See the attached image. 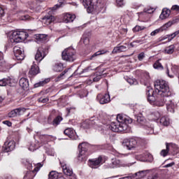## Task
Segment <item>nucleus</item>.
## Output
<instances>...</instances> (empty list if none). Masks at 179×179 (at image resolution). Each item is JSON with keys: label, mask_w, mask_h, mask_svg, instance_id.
I'll list each match as a JSON object with an SVG mask.
<instances>
[{"label": "nucleus", "mask_w": 179, "mask_h": 179, "mask_svg": "<svg viewBox=\"0 0 179 179\" xmlns=\"http://www.w3.org/2000/svg\"><path fill=\"white\" fill-rule=\"evenodd\" d=\"M75 17H76V16H75V15L66 13L64 15V20L65 23H71L72 22H73V20H75Z\"/></svg>", "instance_id": "a878e982"}, {"label": "nucleus", "mask_w": 179, "mask_h": 179, "mask_svg": "<svg viewBox=\"0 0 179 179\" xmlns=\"http://www.w3.org/2000/svg\"><path fill=\"white\" fill-rule=\"evenodd\" d=\"M64 135L69 136L70 139H76V132L72 128H67L64 131Z\"/></svg>", "instance_id": "f3484780"}, {"label": "nucleus", "mask_w": 179, "mask_h": 179, "mask_svg": "<svg viewBox=\"0 0 179 179\" xmlns=\"http://www.w3.org/2000/svg\"><path fill=\"white\" fill-rule=\"evenodd\" d=\"M127 48L124 45L116 46L113 48L112 52L113 54H117V52H124L127 51Z\"/></svg>", "instance_id": "393cba45"}, {"label": "nucleus", "mask_w": 179, "mask_h": 179, "mask_svg": "<svg viewBox=\"0 0 179 179\" xmlns=\"http://www.w3.org/2000/svg\"><path fill=\"white\" fill-rule=\"evenodd\" d=\"M172 10H176V12H179V6L178 5H174L171 8Z\"/></svg>", "instance_id": "680f3d73"}, {"label": "nucleus", "mask_w": 179, "mask_h": 179, "mask_svg": "<svg viewBox=\"0 0 179 179\" xmlns=\"http://www.w3.org/2000/svg\"><path fill=\"white\" fill-rule=\"evenodd\" d=\"M136 121L138 125H140V127H145L148 124V122H146V119H145L144 117L142 116H136Z\"/></svg>", "instance_id": "b1692460"}, {"label": "nucleus", "mask_w": 179, "mask_h": 179, "mask_svg": "<svg viewBox=\"0 0 179 179\" xmlns=\"http://www.w3.org/2000/svg\"><path fill=\"white\" fill-rule=\"evenodd\" d=\"M154 115L155 117V120H159V118H160L162 117V115H160L159 112H155L154 113Z\"/></svg>", "instance_id": "052dcab7"}, {"label": "nucleus", "mask_w": 179, "mask_h": 179, "mask_svg": "<svg viewBox=\"0 0 179 179\" xmlns=\"http://www.w3.org/2000/svg\"><path fill=\"white\" fill-rule=\"evenodd\" d=\"M60 164L62 165V170L65 176H68L69 177H71V176L73 174V171H72V169L68 167L66 164H62V163H60Z\"/></svg>", "instance_id": "6ab92c4d"}, {"label": "nucleus", "mask_w": 179, "mask_h": 179, "mask_svg": "<svg viewBox=\"0 0 179 179\" xmlns=\"http://www.w3.org/2000/svg\"><path fill=\"white\" fill-rule=\"evenodd\" d=\"M27 37H29V34L24 31H15L10 37L7 47H12V45H14V44L22 43V41H24Z\"/></svg>", "instance_id": "7ed1b4c3"}, {"label": "nucleus", "mask_w": 179, "mask_h": 179, "mask_svg": "<svg viewBox=\"0 0 179 179\" xmlns=\"http://www.w3.org/2000/svg\"><path fill=\"white\" fill-rule=\"evenodd\" d=\"M13 53L17 61H23V59H24V53L23 52L22 48L18 46L14 47Z\"/></svg>", "instance_id": "9b49d317"}, {"label": "nucleus", "mask_w": 179, "mask_h": 179, "mask_svg": "<svg viewBox=\"0 0 179 179\" xmlns=\"http://www.w3.org/2000/svg\"><path fill=\"white\" fill-rule=\"evenodd\" d=\"M159 123L164 127H167L170 125V119L168 117L163 116L159 119Z\"/></svg>", "instance_id": "bb28decb"}, {"label": "nucleus", "mask_w": 179, "mask_h": 179, "mask_svg": "<svg viewBox=\"0 0 179 179\" xmlns=\"http://www.w3.org/2000/svg\"><path fill=\"white\" fill-rule=\"evenodd\" d=\"M141 82L143 83L145 86L148 87L146 94L150 104L157 106V107H163V106L166 104V110L169 111V113H174V110H176V107H177V103L171 100L170 97L171 92H170L169 84H167L166 81L157 80L154 83L155 93L157 94V96H155V91L148 83H143L142 80Z\"/></svg>", "instance_id": "f257e3e1"}, {"label": "nucleus", "mask_w": 179, "mask_h": 179, "mask_svg": "<svg viewBox=\"0 0 179 179\" xmlns=\"http://www.w3.org/2000/svg\"><path fill=\"white\" fill-rule=\"evenodd\" d=\"M178 34H179V29L171 34L166 35V37L164 38L163 40H165V38H168V41H171V40L175 38L177 36H178Z\"/></svg>", "instance_id": "7c9ffc66"}, {"label": "nucleus", "mask_w": 179, "mask_h": 179, "mask_svg": "<svg viewBox=\"0 0 179 179\" xmlns=\"http://www.w3.org/2000/svg\"><path fill=\"white\" fill-rule=\"evenodd\" d=\"M174 23H176L175 20L169 21L166 22L164 26H162L161 29L162 30H167V29H169V27H171Z\"/></svg>", "instance_id": "f704fd0d"}, {"label": "nucleus", "mask_w": 179, "mask_h": 179, "mask_svg": "<svg viewBox=\"0 0 179 179\" xmlns=\"http://www.w3.org/2000/svg\"><path fill=\"white\" fill-rule=\"evenodd\" d=\"M43 167V164L41 163H38L33 171H28L26 172L25 175L24 176V179H33L34 178V176H36L35 173H37V171H39L40 169Z\"/></svg>", "instance_id": "6e6552de"}, {"label": "nucleus", "mask_w": 179, "mask_h": 179, "mask_svg": "<svg viewBox=\"0 0 179 179\" xmlns=\"http://www.w3.org/2000/svg\"><path fill=\"white\" fill-rule=\"evenodd\" d=\"M62 5H64V0H59V3L55 5L52 8V10H57V9H58L59 8H61V6H62Z\"/></svg>", "instance_id": "a18cd8bd"}, {"label": "nucleus", "mask_w": 179, "mask_h": 179, "mask_svg": "<svg viewBox=\"0 0 179 179\" xmlns=\"http://www.w3.org/2000/svg\"><path fill=\"white\" fill-rule=\"evenodd\" d=\"M78 148L80 149L78 155V160L80 162H85L87 158L86 153H87V150L89 149V143H83L79 144Z\"/></svg>", "instance_id": "39448f33"}, {"label": "nucleus", "mask_w": 179, "mask_h": 179, "mask_svg": "<svg viewBox=\"0 0 179 179\" xmlns=\"http://www.w3.org/2000/svg\"><path fill=\"white\" fill-rule=\"evenodd\" d=\"M166 149L162 150L160 152V155L162 156L163 157H166L169 155V152H170V145H169L168 143H166Z\"/></svg>", "instance_id": "c756f323"}, {"label": "nucleus", "mask_w": 179, "mask_h": 179, "mask_svg": "<svg viewBox=\"0 0 179 179\" xmlns=\"http://www.w3.org/2000/svg\"><path fill=\"white\" fill-rule=\"evenodd\" d=\"M49 136H48V135H43V136L41 137V139L42 140V142H47V141H48Z\"/></svg>", "instance_id": "6e6d98bb"}, {"label": "nucleus", "mask_w": 179, "mask_h": 179, "mask_svg": "<svg viewBox=\"0 0 179 179\" xmlns=\"http://www.w3.org/2000/svg\"><path fill=\"white\" fill-rule=\"evenodd\" d=\"M160 60H157L155 64H153V68L155 69H158L159 71H163L164 68L163 67V65H162V63L159 62Z\"/></svg>", "instance_id": "473e14b6"}, {"label": "nucleus", "mask_w": 179, "mask_h": 179, "mask_svg": "<svg viewBox=\"0 0 179 179\" xmlns=\"http://www.w3.org/2000/svg\"><path fill=\"white\" fill-rule=\"evenodd\" d=\"M3 152L8 153V152H12L15 149V141H7L4 143Z\"/></svg>", "instance_id": "2eb2a0df"}, {"label": "nucleus", "mask_w": 179, "mask_h": 179, "mask_svg": "<svg viewBox=\"0 0 179 179\" xmlns=\"http://www.w3.org/2000/svg\"><path fill=\"white\" fill-rule=\"evenodd\" d=\"M127 82L128 83H129V85H138V81H136V80L134 78L127 79Z\"/></svg>", "instance_id": "8fccbe9b"}, {"label": "nucleus", "mask_w": 179, "mask_h": 179, "mask_svg": "<svg viewBox=\"0 0 179 179\" xmlns=\"http://www.w3.org/2000/svg\"><path fill=\"white\" fill-rule=\"evenodd\" d=\"M123 146H125L129 150H131V149H134V148L138 146V141L135 138L124 139Z\"/></svg>", "instance_id": "9d476101"}, {"label": "nucleus", "mask_w": 179, "mask_h": 179, "mask_svg": "<svg viewBox=\"0 0 179 179\" xmlns=\"http://www.w3.org/2000/svg\"><path fill=\"white\" fill-rule=\"evenodd\" d=\"M62 58L64 61L73 62L76 59V51L73 48H67L62 52Z\"/></svg>", "instance_id": "20e7f679"}, {"label": "nucleus", "mask_w": 179, "mask_h": 179, "mask_svg": "<svg viewBox=\"0 0 179 179\" xmlns=\"http://www.w3.org/2000/svg\"><path fill=\"white\" fill-rule=\"evenodd\" d=\"M157 178H159V174L153 173V174L148 176L147 179H157Z\"/></svg>", "instance_id": "3c124183"}, {"label": "nucleus", "mask_w": 179, "mask_h": 179, "mask_svg": "<svg viewBox=\"0 0 179 179\" xmlns=\"http://www.w3.org/2000/svg\"><path fill=\"white\" fill-rule=\"evenodd\" d=\"M38 73H40V68H38V66L34 63L29 71V75L31 76H36V75H38Z\"/></svg>", "instance_id": "412c9836"}, {"label": "nucleus", "mask_w": 179, "mask_h": 179, "mask_svg": "<svg viewBox=\"0 0 179 179\" xmlns=\"http://www.w3.org/2000/svg\"><path fill=\"white\" fill-rule=\"evenodd\" d=\"M50 78H45L43 80L39 81L38 83H36L34 85V87L35 88L37 87H41L42 86H44V85H47L50 82Z\"/></svg>", "instance_id": "cd10ccee"}, {"label": "nucleus", "mask_w": 179, "mask_h": 179, "mask_svg": "<svg viewBox=\"0 0 179 179\" xmlns=\"http://www.w3.org/2000/svg\"><path fill=\"white\" fill-rule=\"evenodd\" d=\"M143 58H145V52H142L138 54V61H143Z\"/></svg>", "instance_id": "603ef678"}, {"label": "nucleus", "mask_w": 179, "mask_h": 179, "mask_svg": "<svg viewBox=\"0 0 179 179\" xmlns=\"http://www.w3.org/2000/svg\"><path fill=\"white\" fill-rule=\"evenodd\" d=\"M19 84L24 90H29V80L27 78H22L19 81Z\"/></svg>", "instance_id": "a211bd4d"}, {"label": "nucleus", "mask_w": 179, "mask_h": 179, "mask_svg": "<svg viewBox=\"0 0 179 179\" xmlns=\"http://www.w3.org/2000/svg\"><path fill=\"white\" fill-rule=\"evenodd\" d=\"M47 40V35L45 34H38L36 36V43H45Z\"/></svg>", "instance_id": "c85d7f7f"}, {"label": "nucleus", "mask_w": 179, "mask_h": 179, "mask_svg": "<svg viewBox=\"0 0 179 179\" xmlns=\"http://www.w3.org/2000/svg\"><path fill=\"white\" fill-rule=\"evenodd\" d=\"M119 166H120V160L113 159V161L111 163L110 167H112V169H115V167H119Z\"/></svg>", "instance_id": "49530a36"}, {"label": "nucleus", "mask_w": 179, "mask_h": 179, "mask_svg": "<svg viewBox=\"0 0 179 179\" xmlns=\"http://www.w3.org/2000/svg\"><path fill=\"white\" fill-rule=\"evenodd\" d=\"M148 42V36L145 35L143 37H141L140 39H138L135 41V43H138L140 44H145V43Z\"/></svg>", "instance_id": "58836bf2"}, {"label": "nucleus", "mask_w": 179, "mask_h": 179, "mask_svg": "<svg viewBox=\"0 0 179 179\" xmlns=\"http://www.w3.org/2000/svg\"><path fill=\"white\" fill-rule=\"evenodd\" d=\"M115 5L117 8H124L125 6V0H115Z\"/></svg>", "instance_id": "e433bc0d"}, {"label": "nucleus", "mask_w": 179, "mask_h": 179, "mask_svg": "<svg viewBox=\"0 0 179 179\" xmlns=\"http://www.w3.org/2000/svg\"><path fill=\"white\" fill-rule=\"evenodd\" d=\"M136 159H137V160H139V162H146V158L145 157V154L136 155Z\"/></svg>", "instance_id": "de8ad7c7"}, {"label": "nucleus", "mask_w": 179, "mask_h": 179, "mask_svg": "<svg viewBox=\"0 0 179 179\" xmlns=\"http://www.w3.org/2000/svg\"><path fill=\"white\" fill-rule=\"evenodd\" d=\"M145 162H148L150 163H152L153 162V155L149 152H146L145 154Z\"/></svg>", "instance_id": "ea45409f"}, {"label": "nucleus", "mask_w": 179, "mask_h": 179, "mask_svg": "<svg viewBox=\"0 0 179 179\" xmlns=\"http://www.w3.org/2000/svg\"><path fill=\"white\" fill-rule=\"evenodd\" d=\"M62 121V117L57 116L53 120V125L57 127V125H59V123Z\"/></svg>", "instance_id": "37998d69"}, {"label": "nucleus", "mask_w": 179, "mask_h": 179, "mask_svg": "<svg viewBox=\"0 0 179 179\" xmlns=\"http://www.w3.org/2000/svg\"><path fill=\"white\" fill-rule=\"evenodd\" d=\"M155 10H156V9H155L154 8L147 7V8H144L143 12L138 13V15H139V16H145V15H148V13L151 15V13H153V12H155Z\"/></svg>", "instance_id": "5701e85b"}, {"label": "nucleus", "mask_w": 179, "mask_h": 179, "mask_svg": "<svg viewBox=\"0 0 179 179\" xmlns=\"http://www.w3.org/2000/svg\"><path fill=\"white\" fill-rule=\"evenodd\" d=\"M30 19V16L29 15H23L21 18V20H29Z\"/></svg>", "instance_id": "e2e57ef3"}, {"label": "nucleus", "mask_w": 179, "mask_h": 179, "mask_svg": "<svg viewBox=\"0 0 179 179\" xmlns=\"http://www.w3.org/2000/svg\"><path fill=\"white\" fill-rule=\"evenodd\" d=\"M174 50H176V46L174 45H171L164 50L165 54H173Z\"/></svg>", "instance_id": "72a5a7b5"}, {"label": "nucleus", "mask_w": 179, "mask_h": 179, "mask_svg": "<svg viewBox=\"0 0 179 179\" xmlns=\"http://www.w3.org/2000/svg\"><path fill=\"white\" fill-rule=\"evenodd\" d=\"M97 99L99 100L101 104H108L110 101H111L110 94H98Z\"/></svg>", "instance_id": "ddd939ff"}, {"label": "nucleus", "mask_w": 179, "mask_h": 179, "mask_svg": "<svg viewBox=\"0 0 179 179\" xmlns=\"http://www.w3.org/2000/svg\"><path fill=\"white\" fill-rule=\"evenodd\" d=\"M47 54H48V50H47V49L43 47L38 48L35 55L36 61L41 62V61L45 58Z\"/></svg>", "instance_id": "0eeeda50"}, {"label": "nucleus", "mask_w": 179, "mask_h": 179, "mask_svg": "<svg viewBox=\"0 0 179 179\" xmlns=\"http://www.w3.org/2000/svg\"><path fill=\"white\" fill-rule=\"evenodd\" d=\"M26 112V108H18L11 110L8 113L9 118H13L15 117H17L22 115L23 113Z\"/></svg>", "instance_id": "f8f14e48"}, {"label": "nucleus", "mask_w": 179, "mask_h": 179, "mask_svg": "<svg viewBox=\"0 0 179 179\" xmlns=\"http://www.w3.org/2000/svg\"><path fill=\"white\" fill-rule=\"evenodd\" d=\"M3 124H6V125H8V127H11L12 126V122L6 120L3 122Z\"/></svg>", "instance_id": "338daca9"}, {"label": "nucleus", "mask_w": 179, "mask_h": 179, "mask_svg": "<svg viewBox=\"0 0 179 179\" xmlns=\"http://www.w3.org/2000/svg\"><path fill=\"white\" fill-rule=\"evenodd\" d=\"M170 13H171V11L168 8H163L161 15H159V18L162 19V20H164V19H167L169 16H170Z\"/></svg>", "instance_id": "4be33fe9"}, {"label": "nucleus", "mask_w": 179, "mask_h": 179, "mask_svg": "<svg viewBox=\"0 0 179 179\" xmlns=\"http://www.w3.org/2000/svg\"><path fill=\"white\" fill-rule=\"evenodd\" d=\"M82 41H83V44H85V45H87V44H89V38H87V37L83 38L82 39Z\"/></svg>", "instance_id": "bf43d9fd"}, {"label": "nucleus", "mask_w": 179, "mask_h": 179, "mask_svg": "<svg viewBox=\"0 0 179 179\" xmlns=\"http://www.w3.org/2000/svg\"><path fill=\"white\" fill-rule=\"evenodd\" d=\"M29 150H30L31 152H34V150H36V148H34V146H33V145H31L29 148Z\"/></svg>", "instance_id": "774afa93"}, {"label": "nucleus", "mask_w": 179, "mask_h": 179, "mask_svg": "<svg viewBox=\"0 0 179 179\" xmlns=\"http://www.w3.org/2000/svg\"><path fill=\"white\" fill-rule=\"evenodd\" d=\"M55 20V17L52 15H47L43 18L42 22L44 24H46V26H48L49 24H51V23H52V22H54Z\"/></svg>", "instance_id": "aec40b11"}, {"label": "nucleus", "mask_w": 179, "mask_h": 179, "mask_svg": "<svg viewBox=\"0 0 179 179\" xmlns=\"http://www.w3.org/2000/svg\"><path fill=\"white\" fill-rule=\"evenodd\" d=\"M28 4L29 5L30 9H36V4L33 1H29Z\"/></svg>", "instance_id": "5fc2aeb1"}, {"label": "nucleus", "mask_w": 179, "mask_h": 179, "mask_svg": "<svg viewBox=\"0 0 179 179\" xmlns=\"http://www.w3.org/2000/svg\"><path fill=\"white\" fill-rule=\"evenodd\" d=\"M103 162V158L99 157L98 158L89 159V166L91 169H97V166H100Z\"/></svg>", "instance_id": "4468645a"}, {"label": "nucleus", "mask_w": 179, "mask_h": 179, "mask_svg": "<svg viewBox=\"0 0 179 179\" xmlns=\"http://www.w3.org/2000/svg\"><path fill=\"white\" fill-rule=\"evenodd\" d=\"M145 27H141V26H136L134 28H133V31L134 33H136L138 31H141V30H144Z\"/></svg>", "instance_id": "09e8293b"}, {"label": "nucleus", "mask_w": 179, "mask_h": 179, "mask_svg": "<svg viewBox=\"0 0 179 179\" xmlns=\"http://www.w3.org/2000/svg\"><path fill=\"white\" fill-rule=\"evenodd\" d=\"M144 129H145V133L148 135H152V134H154L155 131L153 130V127H148V124L144 127Z\"/></svg>", "instance_id": "a19ab883"}, {"label": "nucleus", "mask_w": 179, "mask_h": 179, "mask_svg": "<svg viewBox=\"0 0 179 179\" xmlns=\"http://www.w3.org/2000/svg\"><path fill=\"white\" fill-rule=\"evenodd\" d=\"M158 33H160V29H155L153 31L150 33V36H155L156 34H158Z\"/></svg>", "instance_id": "4d7b16f0"}, {"label": "nucleus", "mask_w": 179, "mask_h": 179, "mask_svg": "<svg viewBox=\"0 0 179 179\" xmlns=\"http://www.w3.org/2000/svg\"><path fill=\"white\" fill-rule=\"evenodd\" d=\"M64 69V64L62 63H57L54 66H53V71L55 72H61Z\"/></svg>", "instance_id": "2f4dec72"}, {"label": "nucleus", "mask_w": 179, "mask_h": 179, "mask_svg": "<svg viewBox=\"0 0 179 179\" xmlns=\"http://www.w3.org/2000/svg\"><path fill=\"white\" fill-rule=\"evenodd\" d=\"M117 122H112L109 126L113 132H124L129 128L128 124H132V118L122 114L117 115Z\"/></svg>", "instance_id": "f03ea898"}, {"label": "nucleus", "mask_w": 179, "mask_h": 179, "mask_svg": "<svg viewBox=\"0 0 179 179\" xmlns=\"http://www.w3.org/2000/svg\"><path fill=\"white\" fill-rule=\"evenodd\" d=\"M103 75V72H96L95 73V77L93 78V82H99L100 79H101V76Z\"/></svg>", "instance_id": "79ce46f5"}, {"label": "nucleus", "mask_w": 179, "mask_h": 179, "mask_svg": "<svg viewBox=\"0 0 179 179\" xmlns=\"http://www.w3.org/2000/svg\"><path fill=\"white\" fill-rule=\"evenodd\" d=\"M87 122L89 124L90 127H93V128L98 129V131H102V129H104V124H103V123H101L96 117H91Z\"/></svg>", "instance_id": "423d86ee"}, {"label": "nucleus", "mask_w": 179, "mask_h": 179, "mask_svg": "<svg viewBox=\"0 0 179 179\" xmlns=\"http://www.w3.org/2000/svg\"><path fill=\"white\" fill-rule=\"evenodd\" d=\"M166 75H168V76L169 78H171V79H173V78H174V76L170 75V71L169 70V69H166Z\"/></svg>", "instance_id": "69168bd1"}, {"label": "nucleus", "mask_w": 179, "mask_h": 179, "mask_svg": "<svg viewBox=\"0 0 179 179\" xmlns=\"http://www.w3.org/2000/svg\"><path fill=\"white\" fill-rule=\"evenodd\" d=\"M9 83H10V80L9 79L3 78L0 80V86H7Z\"/></svg>", "instance_id": "c03bdc74"}, {"label": "nucleus", "mask_w": 179, "mask_h": 179, "mask_svg": "<svg viewBox=\"0 0 179 179\" xmlns=\"http://www.w3.org/2000/svg\"><path fill=\"white\" fill-rule=\"evenodd\" d=\"M83 6L87 9V13H93L96 10V6L94 5L92 0H81Z\"/></svg>", "instance_id": "1a4fd4ad"}, {"label": "nucleus", "mask_w": 179, "mask_h": 179, "mask_svg": "<svg viewBox=\"0 0 179 179\" xmlns=\"http://www.w3.org/2000/svg\"><path fill=\"white\" fill-rule=\"evenodd\" d=\"M148 173H150V170L140 171L131 175V177L133 179H141V178H144V177H146Z\"/></svg>", "instance_id": "dca6fc26"}, {"label": "nucleus", "mask_w": 179, "mask_h": 179, "mask_svg": "<svg viewBox=\"0 0 179 179\" xmlns=\"http://www.w3.org/2000/svg\"><path fill=\"white\" fill-rule=\"evenodd\" d=\"M48 98H43V97H41V98H39L38 99V101L39 102V103H47V102H48Z\"/></svg>", "instance_id": "864d4df0"}, {"label": "nucleus", "mask_w": 179, "mask_h": 179, "mask_svg": "<svg viewBox=\"0 0 179 179\" xmlns=\"http://www.w3.org/2000/svg\"><path fill=\"white\" fill-rule=\"evenodd\" d=\"M106 51L104 50H99L95 52L93 55H92L90 59H93L95 57H99V55H103V54H106Z\"/></svg>", "instance_id": "4c0bfd02"}, {"label": "nucleus", "mask_w": 179, "mask_h": 179, "mask_svg": "<svg viewBox=\"0 0 179 179\" xmlns=\"http://www.w3.org/2000/svg\"><path fill=\"white\" fill-rule=\"evenodd\" d=\"M174 164H176V163H174V162H171V163H169V164H166V165L164 166V167H165V169H168L169 167H173V166H174Z\"/></svg>", "instance_id": "0e129e2a"}, {"label": "nucleus", "mask_w": 179, "mask_h": 179, "mask_svg": "<svg viewBox=\"0 0 179 179\" xmlns=\"http://www.w3.org/2000/svg\"><path fill=\"white\" fill-rule=\"evenodd\" d=\"M3 16H5V10L0 7V17H3Z\"/></svg>", "instance_id": "13d9d810"}, {"label": "nucleus", "mask_w": 179, "mask_h": 179, "mask_svg": "<svg viewBox=\"0 0 179 179\" xmlns=\"http://www.w3.org/2000/svg\"><path fill=\"white\" fill-rule=\"evenodd\" d=\"M49 179H64V178H58V173L55 171H51L49 173Z\"/></svg>", "instance_id": "c9c22d12"}]
</instances>
